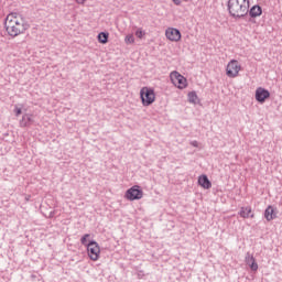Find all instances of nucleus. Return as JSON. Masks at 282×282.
Returning <instances> with one entry per match:
<instances>
[{
	"instance_id": "f257e3e1",
	"label": "nucleus",
	"mask_w": 282,
	"mask_h": 282,
	"mask_svg": "<svg viewBox=\"0 0 282 282\" xmlns=\"http://www.w3.org/2000/svg\"><path fill=\"white\" fill-rule=\"evenodd\" d=\"M4 28L9 36L14 39L20 34H24V32L30 29V24H28L19 13L12 12L7 15L4 20Z\"/></svg>"
},
{
	"instance_id": "f03ea898",
	"label": "nucleus",
	"mask_w": 282,
	"mask_h": 282,
	"mask_svg": "<svg viewBox=\"0 0 282 282\" xmlns=\"http://www.w3.org/2000/svg\"><path fill=\"white\" fill-rule=\"evenodd\" d=\"M227 10L229 17L238 21L248 17V10H250V0H228Z\"/></svg>"
},
{
	"instance_id": "7ed1b4c3",
	"label": "nucleus",
	"mask_w": 282,
	"mask_h": 282,
	"mask_svg": "<svg viewBox=\"0 0 282 282\" xmlns=\"http://www.w3.org/2000/svg\"><path fill=\"white\" fill-rule=\"evenodd\" d=\"M140 98L143 107H149L155 102V91L153 88L143 87L140 90Z\"/></svg>"
},
{
	"instance_id": "20e7f679",
	"label": "nucleus",
	"mask_w": 282,
	"mask_h": 282,
	"mask_svg": "<svg viewBox=\"0 0 282 282\" xmlns=\"http://www.w3.org/2000/svg\"><path fill=\"white\" fill-rule=\"evenodd\" d=\"M124 197L129 202H135L137 199H142V197H144V192L140 185H134L127 189Z\"/></svg>"
},
{
	"instance_id": "39448f33",
	"label": "nucleus",
	"mask_w": 282,
	"mask_h": 282,
	"mask_svg": "<svg viewBox=\"0 0 282 282\" xmlns=\"http://www.w3.org/2000/svg\"><path fill=\"white\" fill-rule=\"evenodd\" d=\"M239 72H241V65L237 59H231L226 68V75L228 78H237L239 76Z\"/></svg>"
},
{
	"instance_id": "423d86ee",
	"label": "nucleus",
	"mask_w": 282,
	"mask_h": 282,
	"mask_svg": "<svg viewBox=\"0 0 282 282\" xmlns=\"http://www.w3.org/2000/svg\"><path fill=\"white\" fill-rule=\"evenodd\" d=\"M87 252L91 261H98V259L100 258V246H98V242L91 240L87 245Z\"/></svg>"
},
{
	"instance_id": "0eeeda50",
	"label": "nucleus",
	"mask_w": 282,
	"mask_h": 282,
	"mask_svg": "<svg viewBox=\"0 0 282 282\" xmlns=\"http://www.w3.org/2000/svg\"><path fill=\"white\" fill-rule=\"evenodd\" d=\"M170 78L173 85H175L178 89H186V79L177 70L172 72Z\"/></svg>"
},
{
	"instance_id": "6e6552de",
	"label": "nucleus",
	"mask_w": 282,
	"mask_h": 282,
	"mask_svg": "<svg viewBox=\"0 0 282 282\" xmlns=\"http://www.w3.org/2000/svg\"><path fill=\"white\" fill-rule=\"evenodd\" d=\"M165 36L166 39H169V41H172L174 43H177V41H182V33L175 28L166 29Z\"/></svg>"
},
{
	"instance_id": "1a4fd4ad",
	"label": "nucleus",
	"mask_w": 282,
	"mask_h": 282,
	"mask_svg": "<svg viewBox=\"0 0 282 282\" xmlns=\"http://www.w3.org/2000/svg\"><path fill=\"white\" fill-rule=\"evenodd\" d=\"M270 97V91L265 88H257L256 90V100L258 102H265V100H268V98Z\"/></svg>"
},
{
	"instance_id": "9d476101",
	"label": "nucleus",
	"mask_w": 282,
	"mask_h": 282,
	"mask_svg": "<svg viewBox=\"0 0 282 282\" xmlns=\"http://www.w3.org/2000/svg\"><path fill=\"white\" fill-rule=\"evenodd\" d=\"M31 124H34V118L32 113H24L22 116V119L20 120V127H31Z\"/></svg>"
},
{
	"instance_id": "9b49d317",
	"label": "nucleus",
	"mask_w": 282,
	"mask_h": 282,
	"mask_svg": "<svg viewBox=\"0 0 282 282\" xmlns=\"http://www.w3.org/2000/svg\"><path fill=\"white\" fill-rule=\"evenodd\" d=\"M198 184L206 191H208V188H213V183H210V180H208L206 174H203L198 177Z\"/></svg>"
},
{
	"instance_id": "f8f14e48",
	"label": "nucleus",
	"mask_w": 282,
	"mask_h": 282,
	"mask_svg": "<svg viewBox=\"0 0 282 282\" xmlns=\"http://www.w3.org/2000/svg\"><path fill=\"white\" fill-rule=\"evenodd\" d=\"M246 263L250 265L251 270L253 272H257L259 270V264H257V261L254 260V257L250 254V252L247 253L246 256Z\"/></svg>"
},
{
	"instance_id": "ddd939ff",
	"label": "nucleus",
	"mask_w": 282,
	"mask_h": 282,
	"mask_svg": "<svg viewBox=\"0 0 282 282\" xmlns=\"http://www.w3.org/2000/svg\"><path fill=\"white\" fill-rule=\"evenodd\" d=\"M248 12L251 19H257V17H261V14H263V10L258 4L253 6L250 10L248 9Z\"/></svg>"
},
{
	"instance_id": "4468645a",
	"label": "nucleus",
	"mask_w": 282,
	"mask_h": 282,
	"mask_svg": "<svg viewBox=\"0 0 282 282\" xmlns=\"http://www.w3.org/2000/svg\"><path fill=\"white\" fill-rule=\"evenodd\" d=\"M239 215L243 219H248L249 217H251V219L254 218V214H252V207H250V206L241 207Z\"/></svg>"
},
{
	"instance_id": "2eb2a0df",
	"label": "nucleus",
	"mask_w": 282,
	"mask_h": 282,
	"mask_svg": "<svg viewBox=\"0 0 282 282\" xmlns=\"http://www.w3.org/2000/svg\"><path fill=\"white\" fill-rule=\"evenodd\" d=\"M264 218L267 221H272V219H276V213H274V208L272 206H268L264 210Z\"/></svg>"
},
{
	"instance_id": "dca6fc26",
	"label": "nucleus",
	"mask_w": 282,
	"mask_h": 282,
	"mask_svg": "<svg viewBox=\"0 0 282 282\" xmlns=\"http://www.w3.org/2000/svg\"><path fill=\"white\" fill-rule=\"evenodd\" d=\"M98 41H99V43H102V44L108 43V41H109V33L100 32L98 34Z\"/></svg>"
},
{
	"instance_id": "f3484780",
	"label": "nucleus",
	"mask_w": 282,
	"mask_h": 282,
	"mask_svg": "<svg viewBox=\"0 0 282 282\" xmlns=\"http://www.w3.org/2000/svg\"><path fill=\"white\" fill-rule=\"evenodd\" d=\"M187 98H188V102H191L192 105H197V100H198L197 93L195 91L188 93Z\"/></svg>"
},
{
	"instance_id": "a211bd4d",
	"label": "nucleus",
	"mask_w": 282,
	"mask_h": 282,
	"mask_svg": "<svg viewBox=\"0 0 282 282\" xmlns=\"http://www.w3.org/2000/svg\"><path fill=\"white\" fill-rule=\"evenodd\" d=\"M90 235L89 234H85L82 239H80V243L82 246H88L89 243H87V239H89Z\"/></svg>"
},
{
	"instance_id": "6ab92c4d",
	"label": "nucleus",
	"mask_w": 282,
	"mask_h": 282,
	"mask_svg": "<svg viewBox=\"0 0 282 282\" xmlns=\"http://www.w3.org/2000/svg\"><path fill=\"white\" fill-rule=\"evenodd\" d=\"M124 41L127 44L135 43V37H133V35H131V34H129L126 36Z\"/></svg>"
},
{
	"instance_id": "aec40b11",
	"label": "nucleus",
	"mask_w": 282,
	"mask_h": 282,
	"mask_svg": "<svg viewBox=\"0 0 282 282\" xmlns=\"http://www.w3.org/2000/svg\"><path fill=\"white\" fill-rule=\"evenodd\" d=\"M135 36L138 39H142V36H144V31H142V29H138L135 32Z\"/></svg>"
},
{
	"instance_id": "412c9836",
	"label": "nucleus",
	"mask_w": 282,
	"mask_h": 282,
	"mask_svg": "<svg viewBox=\"0 0 282 282\" xmlns=\"http://www.w3.org/2000/svg\"><path fill=\"white\" fill-rule=\"evenodd\" d=\"M14 113L17 117L21 116V113H23V111L21 110V108H19V106L14 107Z\"/></svg>"
},
{
	"instance_id": "4be33fe9",
	"label": "nucleus",
	"mask_w": 282,
	"mask_h": 282,
	"mask_svg": "<svg viewBox=\"0 0 282 282\" xmlns=\"http://www.w3.org/2000/svg\"><path fill=\"white\" fill-rule=\"evenodd\" d=\"M174 6H182V0H172Z\"/></svg>"
},
{
	"instance_id": "5701e85b",
	"label": "nucleus",
	"mask_w": 282,
	"mask_h": 282,
	"mask_svg": "<svg viewBox=\"0 0 282 282\" xmlns=\"http://www.w3.org/2000/svg\"><path fill=\"white\" fill-rule=\"evenodd\" d=\"M191 144H192V147H196V148L199 147V144L197 143V141H192Z\"/></svg>"
},
{
	"instance_id": "b1692460",
	"label": "nucleus",
	"mask_w": 282,
	"mask_h": 282,
	"mask_svg": "<svg viewBox=\"0 0 282 282\" xmlns=\"http://www.w3.org/2000/svg\"><path fill=\"white\" fill-rule=\"evenodd\" d=\"M31 197H32L31 195H26L25 196V202H30Z\"/></svg>"
},
{
	"instance_id": "393cba45",
	"label": "nucleus",
	"mask_w": 282,
	"mask_h": 282,
	"mask_svg": "<svg viewBox=\"0 0 282 282\" xmlns=\"http://www.w3.org/2000/svg\"><path fill=\"white\" fill-rule=\"evenodd\" d=\"M76 3H85L86 0H75Z\"/></svg>"
},
{
	"instance_id": "a878e982",
	"label": "nucleus",
	"mask_w": 282,
	"mask_h": 282,
	"mask_svg": "<svg viewBox=\"0 0 282 282\" xmlns=\"http://www.w3.org/2000/svg\"><path fill=\"white\" fill-rule=\"evenodd\" d=\"M50 217H54V212H51V213H50Z\"/></svg>"
}]
</instances>
